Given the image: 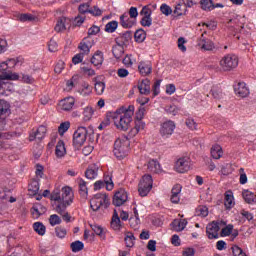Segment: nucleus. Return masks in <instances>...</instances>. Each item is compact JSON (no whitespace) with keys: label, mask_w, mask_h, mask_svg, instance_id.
<instances>
[{"label":"nucleus","mask_w":256,"mask_h":256,"mask_svg":"<svg viewBox=\"0 0 256 256\" xmlns=\"http://www.w3.org/2000/svg\"><path fill=\"white\" fill-rule=\"evenodd\" d=\"M61 199H62V202L66 203V205H71L74 199L73 189H71V187L69 186L63 187Z\"/></svg>","instance_id":"obj_15"},{"label":"nucleus","mask_w":256,"mask_h":256,"mask_svg":"<svg viewBox=\"0 0 256 256\" xmlns=\"http://www.w3.org/2000/svg\"><path fill=\"white\" fill-rule=\"evenodd\" d=\"M49 223L52 227H55V225H61V217L57 214H52L49 218Z\"/></svg>","instance_id":"obj_57"},{"label":"nucleus","mask_w":256,"mask_h":256,"mask_svg":"<svg viewBox=\"0 0 256 256\" xmlns=\"http://www.w3.org/2000/svg\"><path fill=\"white\" fill-rule=\"evenodd\" d=\"M7 62H1L0 63V73H2L0 75V81H17V79H19V75H17L16 73H10L7 72Z\"/></svg>","instance_id":"obj_13"},{"label":"nucleus","mask_w":256,"mask_h":256,"mask_svg":"<svg viewBox=\"0 0 256 256\" xmlns=\"http://www.w3.org/2000/svg\"><path fill=\"white\" fill-rule=\"evenodd\" d=\"M173 13H174V15H177L178 17H181V15H185V13H187V8L183 4V2L178 3L175 6V9H174Z\"/></svg>","instance_id":"obj_39"},{"label":"nucleus","mask_w":256,"mask_h":256,"mask_svg":"<svg viewBox=\"0 0 256 256\" xmlns=\"http://www.w3.org/2000/svg\"><path fill=\"white\" fill-rule=\"evenodd\" d=\"M143 117H145V107L140 106L135 116V123H143Z\"/></svg>","instance_id":"obj_46"},{"label":"nucleus","mask_w":256,"mask_h":256,"mask_svg":"<svg viewBox=\"0 0 256 256\" xmlns=\"http://www.w3.org/2000/svg\"><path fill=\"white\" fill-rule=\"evenodd\" d=\"M160 11L161 13H163V15H166V17H169V15L173 13V9H171L170 6L167 4H162L160 6Z\"/></svg>","instance_id":"obj_61"},{"label":"nucleus","mask_w":256,"mask_h":256,"mask_svg":"<svg viewBox=\"0 0 256 256\" xmlns=\"http://www.w3.org/2000/svg\"><path fill=\"white\" fill-rule=\"evenodd\" d=\"M79 193L81 197H87L89 190L87 189V182L83 178L78 179Z\"/></svg>","instance_id":"obj_35"},{"label":"nucleus","mask_w":256,"mask_h":256,"mask_svg":"<svg viewBox=\"0 0 256 256\" xmlns=\"http://www.w3.org/2000/svg\"><path fill=\"white\" fill-rule=\"evenodd\" d=\"M163 80L158 79L154 82L153 86H152V91H153V97H157V95H159V93H161V83Z\"/></svg>","instance_id":"obj_50"},{"label":"nucleus","mask_w":256,"mask_h":256,"mask_svg":"<svg viewBox=\"0 0 256 256\" xmlns=\"http://www.w3.org/2000/svg\"><path fill=\"white\" fill-rule=\"evenodd\" d=\"M129 200V194L123 188L117 190L112 198V205L114 207H122V205Z\"/></svg>","instance_id":"obj_7"},{"label":"nucleus","mask_w":256,"mask_h":256,"mask_svg":"<svg viewBox=\"0 0 256 256\" xmlns=\"http://www.w3.org/2000/svg\"><path fill=\"white\" fill-rule=\"evenodd\" d=\"M110 226L114 231H119L121 229V218L119 217V214L117 213V210H114V213L112 215V219L110 222Z\"/></svg>","instance_id":"obj_26"},{"label":"nucleus","mask_w":256,"mask_h":256,"mask_svg":"<svg viewBox=\"0 0 256 256\" xmlns=\"http://www.w3.org/2000/svg\"><path fill=\"white\" fill-rule=\"evenodd\" d=\"M210 95L213 97V99H216V101L223 99V91L218 86L212 87Z\"/></svg>","instance_id":"obj_37"},{"label":"nucleus","mask_w":256,"mask_h":256,"mask_svg":"<svg viewBox=\"0 0 256 256\" xmlns=\"http://www.w3.org/2000/svg\"><path fill=\"white\" fill-rule=\"evenodd\" d=\"M114 155L120 161L129 155V136L123 135L114 143Z\"/></svg>","instance_id":"obj_2"},{"label":"nucleus","mask_w":256,"mask_h":256,"mask_svg":"<svg viewBox=\"0 0 256 256\" xmlns=\"http://www.w3.org/2000/svg\"><path fill=\"white\" fill-rule=\"evenodd\" d=\"M174 169L177 173H187L191 169V158L188 156L179 158L175 163Z\"/></svg>","instance_id":"obj_10"},{"label":"nucleus","mask_w":256,"mask_h":256,"mask_svg":"<svg viewBox=\"0 0 256 256\" xmlns=\"http://www.w3.org/2000/svg\"><path fill=\"white\" fill-rule=\"evenodd\" d=\"M144 127H145V123L143 122L135 123L134 128L130 130V137H135V135H137V133H139L141 129H144Z\"/></svg>","instance_id":"obj_45"},{"label":"nucleus","mask_w":256,"mask_h":256,"mask_svg":"<svg viewBox=\"0 0 256 256\" xmlns=\"http://www.w3.org/2000/svg\"><path fill=\"white\" fill-rule=\"evenodd\" d=\"M60 107L63 111H71L75 107V98L67 97L60 101Z\"/></svg>","instance_id":"obj_23"},{"label":"nucleus","mask_w":256,"mask_h":256,"mask_svg":"<svg viewBox=\"0 0 256 256\" xmlns=\"http://www.w3.org/2000/svg\"><path fill=\"white\" fill-rule=\"evenodd\" d=\"M147 38V33L143 29H139L134 33V39L137 43H143Z\"/></svg>","instance_id":"obj_38"},{"label":"nucleus","mask_w":256,"mask_h":256,"mask_svg":"<svg viewBox=\"0 0 256 256\" xmlns=\"http://www.w3.org/2000/svg\"><path fill=\"white\" fill-rule=\"evenodd\" d=\"M69 127H71V123L69 121L63 122L58 127V133L59 135L63 136L67 131H69Z\"/></svg>","instance_id":"obj_48"},{"label":"nucleus","mask_w":256,"mask_h":256,"mask_svg":"<svg viewBox=\"0 0 256 256\" xmlns=\"http://www.w3.org/2000/svg\"><path fill=\"white\" fill-rule=\"evenodd\" d=\"M147 169L150 173H161V164H159V161L152 159L148 161Z\"/></svg>","instance_id":"obj_29"},{"label":"nucleus","mask_w":256,"mask_h":256,"mask_svg":"<svg viewBox=\"0 0 256 256\" xmlns=\"http://www.w3.org/2000/svg\"><path fill=\"white\" fill-rule=\"evenodd\" d=\"M55 211L56 213H58L59 215H63L64 213H67V207H69V205L71 204H67L66 202H56L55 204Z\"/></svg>","instance_id":"obj_34"},{"label":"nucleus","mask_w":256,"mask_h":256,"mask_svg":"<svg viewBox=\"0 0 256 256\" xmlns=\"http://www.w3.org/2000/svg\"><path fill=\"white\" fill-rule=\"evenodd\" d=\"M90 207L93 211H99L101 207L107 209V207H109V197H107V194L104 193L96 194L90 200Z\"/></svg>","instance_id":"obj_5"},{"label":"nucleus","mask_w":256,"mask_h":256,"mask_svg":"<svg viewBox=\"0 0 256 256\" xmlns=\"http://www.w3.org/2000/svg\"><path fill=\"white\" fill-rule=\"evenodd\" d=\"M87 133L86 127L80 126L77 128L73 135V146L75 149H79L84 145L85 141H87Z\"/></svg>","instance_id":"obj_6"},{"label":"nucleus","mask_w":256,"mask_h":256,"mask_svg":"<svg viewBox=\"0 0 256 256\" xmlns=\"http://www.w3.org/2000/svg\"><path fill=\"white\" fill-rule=\"evenodd\" d=\"M138 90L141 95H149L151 93V80L147 78L142 80L141 83L138 84Z\"/></svg>","instance_id":"obj_20"},{"label":"nucleus","mask_w":256,"mask_h":256,"mask_svg":"<svg viewBox=\"0 0 256 256\" xmlns=\"http://www.w3.org/2000/svg\"><path fill=\"white\" fill-rule=\"evenodd\" d=\"M8 111L9 103L5 100H0V117H2V115H7Z\"/></svg>","instance_id":"obj_54"},{"label":"nucleus","mask_w":256,"mask_h":256,"mask_svg":"<svg viewBox=\"0 0 256 256\" xmlns=\"http://www.w3.org/2000/svg\"><path fill=\"white\" fill-rule=\"evenodd\" d=\"M92 231L95 233V235H103V227L97 225V224H91L90 225Z\"/></svg>","instance_id":"obj_63"},{"label":"nucleus","mask_w":256,"mask_h":256,"mask_svg":"<svg viewBox=\"0 0 256 256\" xmlns=\"http://www.w3.org/2000/svg\"><path fill=\"white\" fill-rule=\"evenodd\" d=\"M112 53L115 57V59H121L123 55V46L117 45L112 48Z\"/></svg>","instance_id":"obj_53"},{"label":"nucleus","mask_w":256,"mask_h":256,"mask_svg":"<svg viewBox=\"0 0 256 256\" xmlns=\"http://www.w3.org/2000/svg\"><path fill=\"white\" fill-rule=\"evenodd\" d=\"M58 44L57 41H55L54 39H51L48 43V51H50V53H55L58 49Z\"/></svg>","instance_id":"obj_62"},{"label":"nucleus","mask_w":256,"mask_h":256,"mask_svg":"<svg viewBox=\"0 0 256 256\" xmlns=\"http://www.w3.org/2000/svg\"><path fill=\"white\" fill-rule=\"evenodd\" d=\"M107 117L113 121L118 131H129V107L121 106L114 112H108Z\"/></svg>","instance_id":"obj_1"},{"label":"nucleus","mask_w":256,"mask_h":256,"mask_svg":"<svg viewBox=\"0 0 256 256\" xmlns=\"http://www.w3.org/2000/svg\"><path fill=\"white\" fill-rule=\"evenodd\" d=\"M91 42H89V40H87V38H85L78 46V49H80V51H82V55H89V53L91 52Z\"/></svg>","instance_id":"obj_30"},{"label":"nucleus","mask_w":256,"mask_h":256,"mask_svg":"<svg viewBox=\"0 0 256 256\" xmlns=\"http://www.w3.org/2000/svg\"><path fill=\"white\" fill-rule=\"evenodd\" d=\"M78 92L82 97H87L88 95H91V87H89V84H84Z\"/></svg>","instance_id":"obj_58"},{"label":"nucleus","mask_w":256,"mask_h":256,"mask_svg":"<svg viewBox=\"0 0 256 256\" xmlns=\"http://www.w3.org/2000/svg\"><path fill=\"white\" fill-rule=\"evenodd\" d=\"M204 35L205 34L201 35L198 45L202 47V49H205V51H213L215 49V44L213 43V41L203 38Z\"/></svg>","instance_id":"obj_24"},{"label":"nucleus","mask_w":256,"mask_h":256,"mask_svg":"<svg viewBox=\"0 0 256 256\" xmlns=\"http://www.w3.org/2000/svg\"><path fill=\"white\" fill-rule=\"evenodd\" d=\"M103 61V52L97 50L91 58L92 65H94V67H101L103 65Z\"/></svg>","instance_id":"obj_27"},{"label":"nucleus","mask_w":256,"mask_h":256,"mask_svg":"<svg viewBox=\"0 0 256 256\" xmlns=\"http://www.w3.org/2000/svg\"><path fill=\"white\" fill-rule=\"evenodd\" d=\"M45 135H47V127L40 126L34 134H30L29 140L33 141L34 139H38V141H41L45 139Z\"/></svg>","instance_id":"obj_21"},{"label":"nucleus","mask_w":256,"mask_h":256,"mask_svg":"<svg viewBox=\"0 0 256 256\" xmlns=\"http://www.w3.org/2000/svg\"><path fill=\"white\" fill-rule=\"evenodd\" d=\"M165 111L168 113V115H177L179 113V108L175 104H171L168 106H165Z\"/></svg>","instance_id":"obj_52"},{"label":"nucleus","mask_w":256,"mask_h":256,"mask_svg":"<svg viewBox=\"0 0 256 256\" xmlns=\"http://www.w3.org/2000/svg\"><path fill=\"white\" fill-rule=\"evenodd\" d=\"M94 89L97 95H103V93L105 92V82L96 81Z\"/></svg>","instance_id":"obj_51"},{"label":"nucleus","mask_w":256,"mask_h":256,"mask_svg":"<svg viewBox=\"0 0 256 256\" xmlns=\"http://www.w3.org/2000/svg\"><path fill=\"white\" fill-rule=\"evenodd\" d=\"M200 5L203 11H213L214 9L213 0H201Z\"/></svg>","instance_id":"obj_40"},{"label":"nucleus","mask_w":256,"mask_h":256,"mask_svg":"<svg viewBox=\"0 0 256 256\" xmlns=\"http://www.w3.org/2000/svg\"><path fill=\"white\" fill-rule=\"evenodd\" d=\"M210 153L213 159H221L223 157V148L219 144H215L212 146Z\"/></svg>","instance_id":"obj_31"},{"label":"nucleus","mask_w":256,"mask_h":256,"mask_svg":"<svg viewBox=\"0 0 256 256\" xmlns=\"http://www.w3.org/2000/svg\"><path fill=\"white\" fill-rule=\"evenodd\" d=\"M221 71L228 72L237 69L239 66V57L235 54H226L219 61Z\"/></svg>","instance_id":"obj_3"},{"label":"nucleus","mask_w":256,"mask_h":256,"mask_svg":"<svg viewBox=\"0 0 256 256\" xmlns=\"http://www.w3.org/2000/svg\"><path fill=\"white\" fill-rule=\"evenodd\" d=\"M133 215L131 216L129 221H130V227H132V229H137L140 220H139V212L137 211L136 207H133Z\"/></svg>","instance_id":"obj_32"},{"label":"nucleus","mask_w":256,"mask_h":256,"mask_svg":"<svg viewBox=\"0 0 256 256\" xmlns=\"http://www.w3.org/2000/svg\"><path fill=\"white\" fill-rule=\"evenodd\" d=\"M103 187H106L107 191H113L115 184L113 183L111 175L104 176V181L98 180L94 183V191H99V189H103Z\"/></svg>","instance_id":"obj_12"},{"label":"nucleus","mask_w":256,"mask_h":256,"mask_svg":"<svg viewBox=\"0 0 256 256\" xmlns=\"http://www.w3.org/2000/svg\"><path fill=\"white\" fill-rule=\"evenodd\" d=\"M93 113L94 111L91 106L85 107L83 110L84 121H91V119L93 118Z\"/></svg>","instance_id":"obj_43"},{"label":"nucleus","mask_w":256,"mask_h":256,"mask_svg":"<svg viewBox=\"0 0 256 256\" xmlns=\"http://www.w3.org/2000/svg\"><path fill=\"white\" fill-rule=\"evenodd\" d=\"M242 197L248 205H255L256 203V194L249 191V190H243Z\"/></svg>","instance_id":"obj_25"},{"label":"nucleus","mask_w":256,"mask_h":256,"mask_svg":"<svg viewBox=\"0 0 256 256\" xmlns=\"http://www.w3.org/2000/svg\"><path fill=\"white\" fill-rule=\"evenodd\" d=\"M140 15L142 16V19L140 20L142 27H151L153 25V18L151 17V15H153V10L151 7L144 6L140 11Z\"/></svg>","instance_id":"obj_8"},{"label":"nucleus","mask_w":256,"mask_h":256,"mask_svg":"<svg viewBox=\"0 0 256 256\" xmlns=\"http://www.w3.org/2000/svg\"><path fill=\"white\" fill-rule=\"evenodd\" d=\"M5 63L8 69H13V67L23 65V58L22 57L10 58L7 61H5Z\"/></svg>","instance_id":"obj_33"},{"label":"nucleus","mask_w":256,"mask_h":256,"mask_svg":"<svg viewBox=\"0 0 256 256\" xmlns=\"http://www.w3.org/2000/svg\"><path fill=\"white\" fill-rule=\"evenodd\" d=\"M234 91L239 97L245 98L249 96V88L245 82H239L235 87Z\"/></svg>","instance_id":"obj_18"},{"label":"nucleus","mask_w":256,"mask_h":256,"mask_svg":"<svg viewBox=\"0 0 256 256\" xmlns=\"http://www.w3.org/2000/svg\"><path fill=\"white\" fill-rule=\"evenodd\" d=\"M97 175H99V165L97 164L89 165L85 171L86 179H90L92 181L93 179H97Z\"/></svg>","instance_id":"obj_17"},{"label":"nucleus","mask_w":256,"mask_h":256,"mask_svg":"<svg viewBox=\"0 0 256 256\" xmlns=\"http://www.w3.org/2000/svg\"><path fill=\"white\" fill-rule=\"evenodd\" d=\"M196 213L198 217H207V215H209V208H207V206H199L196 209Z\"/></svg>","instance_id":"obj_56"},{"label":"nucleus","mask_w":256,"mask_h":256,"mask_svg":"<svg viewBox=\"0 0 256 256\" xmlns=\"http://www.w3.org/2000/svg\"><path fill=\"white\" fill-rule=\"evenodd\" d=\"M70 247L73 253H79V251H83V248L85 247V245L81 241H75L71 243Z\"/></svg>","instance_id":"obj_47"},{"label":"nucleus","mask_w":256,"mask_h":256,"mask_svg":"<svg viewBox=\"0 0 256 256\" xmlns=\"http://www.w3.org/2000/svg\"><path fill=\"white\" fill-rule=\"evenodd\" d=\"M233 233V224H229L221 230V237H229Z\"/></svg>","instance_id":"obj_59"},{"label":"nucleus","mask_w":256,"mask_h":256,"mask_svg":"<svg viewBox=\"0 0 256 256\" xmlns=\"http://www.w3.org/2000/svg\"><path fill=\"white\" fill-rule=\"evenodd\" d=\"M153 189V177L149 174H145L140 183L138 184V193L140 197H147Z\"/></svg>","instance_id":"obj_4"},{"label":"nucleus","mask_w":256,"mask_h":256,"mask_svg":"<svg viewBox=\"0 0 256 256\" xmlns=\"http://www.w3.org/2000/svg\"><path fill=\"white\" fill-rule=\"evenodd\" d=\"M120 25L127 29L129 27V12H125L120 16Z\"/></svg>","instance_id":"obj_55"},{"label":"nucleus","mask_w":256,"mask_h":256,"mask_svg":"<svg viewBox=\"0 0 256 256\" xmlns=\"http://www.w3.org/2000/svg\"><path fill=\"white\" fill-rule=\"evenodd\" d=\"M28 191L32 193V195H37L39 193V181H32L28 186Z\"/></svg>","instance_id":"obj_44"},{"label":"nucleus","mask_w":256,"mask_h":256,"mask_svg":"<svg viewBox=\"0 0 256 256\" xmlns=\"http://www.w3.org/2000/svg\"><path fill=\"white\" fill-rule=\"evenodd\" d=\"M172 227L174 231H183L187 227V220H174L172 222Z\"/></svg>","instance_id":"obj_36"},{"label":"nucleus","mask_w":256,"mask_h":256,"mask_svg":"<svg viewBox=\"0 0 256 256\" xmlns=\"http://www.w3.org/2000/svg\"><path fill=\"white\" fill-rule=\"evenodd\" d=\"M224 207L227 210L233 209L235 207V197L233 196V191L228 190L224 194Z\"/></svg>","instance_id":"obj_16"},{"label":"nucleus","mask_w":256,"mask_h":256,"mask_svg":"<svg viewBox=\"0 0 256 256\" xmlns=\"http://www.w3.org/2000/svg\"><path fill=\"white\" fill-rule=\"evenodd\" d=\"M138 70L142 77H147L153 73V64L151 61H142L138 65Z\"/></svg>","instance_id":"obj_14"},{"label":"nucleus","mask_w":256,"mask_h":256,"mask_svg":"<svg viewBox=\"0 0 256 256\" xmlns=\"http://www.w3.org/2000/svg\"><path fill=\"white\" fill-rule=\"evenodd\" d=\"M175 122L173 120H167L160 126V135L163 139H169L175 131Z\"/></svg>","instance_id":"obj_9"},{"label":"nucleus","mask_w":256,"mask_h":256,"mask_svg":"<svg viewBox=\"0 0 256 256\" xmlns=\"http://www.w3.org/2000/svg\"><path fill=\"white\" fill-rule=\"evenodd\" d=\"M55 154L59 159L67 155V149L65 148V142H63V140L57 142Z\"/></svg>","instance_id":"obj_28"},{"label":"nucleus","mask_w":256,"mask_h":256,"mask_svg":"<svg viewBox=\"0 0 256 256\" xmlns=\"http://www.w3.org/2000/svg\"><path fill=\"white\" fill-rule=\"evenodd\" d=\"M117 27H119V23L117 21H111L106 24L105 31L106 33H115Z\"/></svg>","instance_id":"obj_42"},{"label":"nucleus","mask_w":256,"mask_h":256,"mask_svg":"<svg viewBox=\"0 0 256 256\" xmlns=\"http://www.w3.org/2000/svg\"><path fill=\"white\" fill-rule=\"evenodd\" d=\"M183 256H195V249L193 248H185L182 252Z\"/></svg>","instance_id":"obj_64"},{"label":"nucleus","mask_w":256,"mask_h":256,"mask_svg":"<svg viewBox=\"0 0 256 256\" xmlns=\"http://www.w3.org/2000/svg\"><path fill=\"white\" fill-rule=\"evenodd\" d=\"M55 233L56 237H58L59 239H65V237L67 236V229H65V227L63 226H57L55 228Z\"/></svg>","instance_id":"obj_49"},{"label":"nucleus","mask_w":256,"mask_h":256,"mask_svg":"<svg viewBox=\"0 0 256 256\" xmlns=\"http://www.w3.org/2000/svg\"><path fill=\"white\" fill-rule=\"evenodd\" d=\"M71 23V20H69L66 17H60L55 25V31L56 33H61L62 31H65L67 29V25Z\"/></svg>","instance_id":"obj_22"},{"label":"nucleus","mask_w":256,"mask_h":256,"mask_svg":"<svg viewBox=\"0 0 256 256\" xmlns=\"http://www.w3.org/2000/svg\"><path fill=\"white\" fill-rule=\"evenodd\" d=\"M181 189V184H176L173 186L170 197L171 203L177 204L179 201H181Z\"/></svg>","instance_id":"obj_19"},{"label":"nucleus","mask_w":256,"mask_h":256,"mask_svg":"<svg viewBox=\"0 0 256 256\" xmlns=\"http://www.w3.org/2000/svg\"><path fill=\"white\" fill-rule=\"evenodd\" d=\"M219 225H225V222H215L209 223L206 227V235L208 239H219Z\"/></svg>","instance_id":"obj_11"},{"label":"nucleus","mask_w":256,"mask_h":256,"mask_svg":"<svg viewBox=\"0 0 256 256\" xmlns=\"http://www.w3.org/2000/svg\"><path fill=\"white\" fill-rule=\"evenodd\" d=\"M51 201H55V203H61V192L59 190H54L50 196Z\"/></svg>","instance_id":"obj_60"},{"label":"nucleus","mask_w":256,"mask_h":256,"mask_svg":"<svg viewBox=\"0 0 256 256\" xmlns=\"http://www.w3.org/2000/svg\"><path fill=\"white\" fill-rule=\"evenodd\" d=\"M33 229L36 233H38V235H45V232H46V228H45V225H43V223L41 222H35L33 224Z\"/></svg>","instance_id":"obj_41"}]
</instances>
